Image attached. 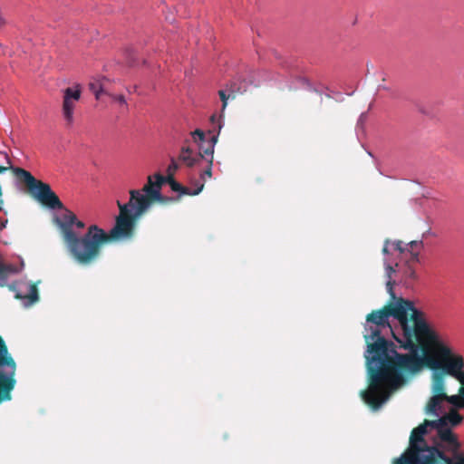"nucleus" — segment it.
<instances>
[{
	"label": "nucleus",
	"mask_w": 464,
	"mask_h": 464,
	"mask_svg": "<svg viewBox=\"0 0 464 464\" xmlns=\"http://www.w3.org/2000/svg\"><path fill=\"white\" fill-rule=\"evenodd\" d=\"M364 339L368 389L365 403L378 410L407 378L422 370V362L441 341L426 314L409 299L399 297L366 317Z\"/></svg>",
	"instance_id": "obj_1"
},
{
	"label": "nucleus",
	"mask_w": 464,
	"mask_h": 464,
	"mask_svg": "<svg viewBox=\"0 0 464 464\" xmlns=\"http://www.w3.org/2000/svg\"><path fill=\"white\" fill-rule=\"evenodd\" d=\"M449 451L440 442L436 420H425L414 428L410 436L409 446L392 464H442Z\"/></svg>",
	"instance_id": "obj_2"
},
{
	"label": "nucleus",
	"mask_w": 464,
	"mask_h": 464,
	"mask_svg": "<svg viewBox=\"0 0 464 464\" xmlns=\"http://www.w3.org/2000/svg\"><path fill=\"white\" fill-rule=\"evenodd\" d=\"M119 207V215L116 217L113 227L106 232L97 225L92 228L93 239L90 255V265L95 263L101 256L102 249L104 245L130 240L135 235V228L138 220L143 216V213L138 214L137 208H131L130 203L121 204L117 202Z\"/></svg>",
	"instance_id": "obj_3"
},
{
	"label": "nucleus",
	"mask_w": 464,
	"mask_h": 464,
	"mask_svg": "<svg viewBox=\"0 0 464 464\" xmlns=\"http://www.w3.org/2000/svg\"><path fill=\"white\" fill-rule=\"evenodd\" d=\"M62 219L56 218L55 222L61 228L63 238L66 248L72 259L82 266H90V255L92 250L93 230L95 225L88 227L82 236L77 235L72 229L73 222L76 221V215L65 208Z\"/></svg>",
	"instance_id": "obj_4"
},
{
	"label": "nucleus",
	"mask_w": 464,
	"mask_h": 464,
	"mask_svg": "<svg viewBox=\"0 0 464 464\" xmlns=\"http://www.w3.org/2000/svg\"><path fill=\"white\" fill-rule=\"evenodd\" d=\"M443 368L448 375L455 378L462 385L463 409H464V357L455 353L452 348L442 339L433 349L426 355L422 362V369Z\"/></svg>",
	"instance_id": "obj_5"
},
{
	"label": "nucleus",
	"mask_w": 464,
	"mask_h": 464,
	"mask_svg": "<svg viewBox=\"0 0 464 464\" xmlns=\"http://www.w3.org/2000/svg\"><path fill=\"white\" fill-rule=\"evenodd\" d=\"M156 179L155 187L143 186L141 190L131 189L130 191V200L131 208H137L138 214H145L154 202L167 203L173 201L172 198L163 197L160 193L162 185L165 183V177L157 173L153 176Z\"/></svg>",
	"instance_id": "obj_6"
},
{
	"label": "nucleus",
	"mask_w": 464,
	"mask_h": 464,
	"mask_svg": "<svg viewBox=\"0 0 464 464\" xmlns=\"http://www.w3.org/2000/svg\"><path fill=\"white\" fill-rule=\"evenodd\" d=\"M435 420L438 425L440 442L447 447V451L455 452L457 450H460L458 436L449 427V424L455 427L461 423L463 417L456 410L452 409L449 413Z\"/></svg>",
	"instance_id": "obj_7"
},
{
	"label": "nucleus",
	"mask_w": 464,
	"mask_h": 464,
	"mask_svg": "<svg viewBox=\"0 0 464 464\" xmlns=\"http://www.w3.org/2000/svg\"><path fill=\"white\" fill-rule=\"evenodd\" d=\"M16 362L14 358L0 361V404L12 400L16 385Z\"/></svg>",
	"instance_id": "obj_8"
},
{
	"label": "nucleus",
	"mask_w": 464,
	"mask_h": 464,
	"mask_svg": "<svg viewBox=\"0 0 464 464\" xmlns=\"http://www.w3.org/2000/svg\"><path fill=\"white\" fill-rule=\"evenodd\" d=\"M431 392L432 396L428 401L425 411L429 414L438 415V411L441 409V399L446 394L445 375L443 368L432 369Z\"/></svg>",
	"instance_id": "obj_9"
},
{
	"label": "nucleus",
	"mask_w": 464,
	"mask_h": 464,
	"mask_svg": "<svg viewBox=\"0 0 464 464\" xmlns=\"http://www.w3.org/2000/svg\"><path fill=\"white\" fill-rule=\"evenodd\" d=\"M81 96L82 88L80 84H75L72 87H67L63 90L62 112L67 126H72L74 121L73 112Z\"/></svg>",
	"instance_id": "obj_10"
},
{
	"label": "nucleus",
	"mask_w": 464,
	"mask_h": 464,
	"mask_svg": "<svg viewBox=\"0 0 464 464\" xmlns=\"http://www.w3.org/2000/svg\"><path fill=\"white\" fill-rule=\"evenodd\" d=\"M221 116L217 120V116L214 114L211 116L210 121L213 124H218V133H212L209 140H208V145L206 149L204 150V153L207 156L204 159V162L206 163V166L204 167V169L200 171V179L203 180V182L206 180V177L211 178L212 176V165H213V153H214V146L216 142L218 141V136L221 129V122H220ZM201 183L200 181H198Z\"/></svg>",
	"instance_id": "obj_11"
},
{
	"label": "nucleus",
	"mask_w": 464,
	"mask_h": 464,
	"mask_svg": "<svg viewBox=\"0 0 464 464\" xmlns=\"http://www.w3.org/2000/svg\"><path fill=\"white\" fill-rule=\"evenodd\" d=\"M206 147L199 146V151L195 152L189 147H182L179 155V160L188 168L202 166L204 159L207 157L204 153Z\"/></svg>",
	"instance_id": "obj_12"
},
{
	"label": "nucleus",
	"mask_w": 464,
	"mask_h": 464,
	"mask_svg": "<svg viewBox=\"0 0 464 464\" xmlns=\"http://www.w3.org/2000/svg\"><path fill=\"white\" fill-rule=\"evenodd\" d=\"M165 182H167L170 186L173 191L179 192L182 195L196 196L199 194L204 188V183L197 182L196 188L194 189H191L190 188L182 186L181 184L177 182L175 179L172 177H166Z\"/></svg>",
	"instance_id": "obj_13"
},
{
	"label": "nucleus",
	"mask_w": 464,
	"mask_h": 464,
	"mask_svg": "<svg viewBox=\"0 0 464 464\" xmlns=\"http://www.w3.org/2000/svg\"><path fill=\"white\" fill-rule=\"evenodd\" d=\"M384 267H385L386 276L388 278V280L386 282L387 292L390 294L391 299H396L397 297L393 291V286L395 285V281L392 280V274L395 273V269L392 267V265H390L387 262V260H384Z\"/></svg>",
	"instance_id": "obj_14"
},
{
	"label": "nucleus",
	"mask_w": 464,
	"mask_h": 464,
	"mask_svg": "<svg viewBox=\"0 0 464 464\" xmlns=\"http://www.w3.org/2000/svg\"><path fill=\"white\" fill-rule=\"evenodd\" d=\"M17 273L15 266L11 264H0V286L5 285L10 275Z\"/></svg>",
	"instance_id": "obj_15"
},
{
	"label": "nucleus",
	"mask_w": 464,
	"mask_h": 464,
	"mask_svg": "<svg viewBox=\"0 0 464 464\" xmlns=\"http://www.w3.org/2000/svg\"><path fill=\"white\" fill-rule=\"evenodd\" d=\"M462 385L460 384V387L459 389V394L458 395H448L445 394V397L441 399V403L443 401H447L450 404L457 407V408H462L463 409V395H462Z\"/></svg>",
	"instance_id": "obj_16"
},
{
	"label": "nucleus",
	"mask_w": 464,
	"mask_h": 464,
	"mask_svg": "<svg viewBox=\"0 0 464 464\" xmlns=\"http://www.w3.org/2000/svg\"><path fill=\"white\" fill-rule=\"evenodd\" d=\"M442 464H464V453L460 450L455 452H449Z\"/></svg>",
	"instance_id": "obj_17"
},
{
	"label": "nucleus",
	"mask_w": 464,
	"mask_h": 464,
	"mask_svg": "<svg viewBox=\"0 0 464 464\" xmlns=\"http://www.w3.org/2000/svg\"><path fill=\"white\" fill-rule=\"evenodd\" d=\"M17 298H26L30 301L31 304H34L38 301L39 295H38V288L36 284H30L28 293L24 296H21L19 295H16Z\"/></svg>",
	"instance_id": "obj_18"
},
{
	"label": "nucleus",
	"mask_w": 464,
	"mask_h": 464,
	"mask_svg": "<svg viewBox=\"0 0 464 464\" xmlns=\"http://www.w3.org/2000/svg\"><path fill=\"white\" fill-rule=\"evenodd\" d=\"M403 276L405 284L407 285L417 279L416 271L414 267L409 264V262H406L405 268L403 270Z\"/></svg>",
	"instance_id": "obj_19"
},
{
	"label": "nucleus",
	"mask_w": 464,
	"mask_h": 464,
	"mask_svg": "<svg viewBox=\"0 0 464 464\" xmlns=\"http://www.w3.org/2000/svg\"><path fill=\"white\" fill-rule=\"evenodd\" d=\"M218 95L220 97V100L222 102V111L226 109L227 105V100L228 99H235L237 94L233 90H229L228 93L227 94V91L220 90L218 92Z\"/></svg>",
	"instance_id": "obj_20"
},
{
	"label": "nucleus",
	"mask_w": 464,
	"mask_h": 464,
	"mask_svg": "<svg viewBox=\"0 0 464 464\" xmlns=\"http://www.w3.org/2000/svg\"><path fill=\"white\" fill-rule=\"evenodd\" d=\"M89 89L94 93L97 100L100 99L102 93H107L103 88V85L99 82H90Z\"/></svg>",
	"instance_id": "obj_21"
},
{
	"label": "nucleus",
	"mask_w": 464,
	"mask_h": 464,
	"mask_svg": "<svg viewBox=\"0 0 464 464\" xmlns=\"http://www.w3.org/2000/svg\"><path fill=\"white\" fill-rule=\"evenodd\" d=\"M9 358H13V356L9 353L5 340L0 335V361H2L3 359H9Z\"/></svg>",
	"instance_id": "obj_22"
},
{
	"label": "nucleus",
	"mask_w": 464,
	"mask_h": 464,
	"mask_svg": "<svg viewBox=\"0 0 464 464\" xmlns=\"http://www.w3.org/2000/svg\"><path fill=\"white\" fill-rule=\"evenodd\" d=\"M191 135H192V138L195 142H199L200 143L199 146L201 145V146L205 147L203 145V143L206 142V135H205L204 131L198 129V130H194L191 133ZM207 145H208V143L206 144V146Z\"/></svg>",
	"instance_id": "obj_23"
},
{
	"label": "nucleus",
	"mask_w": 464,
	"mask_h": 464,
	"mask_svg": "<svg viewBox=\"0 0 464 464\" xmlns=\"http://www.w3.org/2000/svg\"><path fill=\"white\" fill-rule=\"evenodd\" d=\"M179 165L178 161L174 158H171L170 163L167 169V177L174 178V175H175L176 171L179 169Z\"/></svg>",
	"instance_id": "obj_24"
},
{
	"label": "nucleus",
	"mask_w": 464,
	"mask_h": 464,
	"mask_svg": "<svg viewBox=\"0 0 464 464\" xmlns=\"http://www.w3.org/2000/svg\"><path fill=\"white\" fill-rule=\"evenodd\" d=\"M391 245L392 246L394 250L400 252L401 254L408 250V246H405L403 242L401 240L391 241Z\"/></svg>",
	"instance_id": "obj_25"
},
{
	"label": "nucleus",
	"mask_w": 464,
	"mask_h": 464,
	"mask_svg": "<svg viewBox=\"0 0 464 464\" xmlns=\"http://www.w3.org/2000/svg\"><path fill=\"white\" fill-rule=\"evenodd\" d=\"M405 246H408L407 251L411 253V251H415L416 249H420L423 246V243H422V241L413 240V241H411Z\"/></svg>",
	"instance_id": "obj_26"
},
{
	"label": "nucleus",
	"mask_w": 464,
	"mask_h": 464,
	"mask_svg": "<svg viewBox=\"0 0 464 464\" xmlns=\"http://www.w3.org/2000/svg\"><path fill=\"white\" fill-rule=\"evenodd\" d=\"M127 63L129 65H134L135 64V58H134V53L132 49L127 50Z\"/></svg>",
	"instance_id": "obj_27"
},
{
	"label": "nucleus",
	"mask_w": 464,
	"mask_h": 464,
	"mask_svg": "<svg viewBox=\"0 0 464 464\" xmlns=\"http://www.w3.org/2000/svg\"><path fill=\"white\" fill-rule=\"evenodd\" d=\"M109 95V93H107ZM110 96L117 102L121 103V104H126V100H125V97L121 94L120 95H115V94H110Z\"/></svg>",
	"instance_id": "obj_28"
},
{
	"label": "nucleus",
	"mask_w": 464,
	"mask_h": 464,
	"mask_svg": "<svg viewBox=\"0 0 464 464\" xmlns=\"http://www.w3.org/2000/svg\"><path fill=\"white\" fill-rule=\"evenodd\" d=\"M407 262H409L410 265L412 262H419V251H411V259L408 260Z\"/></svg>",
	"instance_id": "obj_29"
},
{
	"label": "nucleus",
	"mask_w": 464,
	"mask_h": 464,
	"mask_svg": "<svg viewBox=\"0 0 464 464\" xmlns=\"http://www.w3.org/2000/svg\"><path fill=\"white\" fill-rule=\"evenodd\" d=\"M391 245V240L390 239H385L384 240V244H383V247H382V254L383 255H388L390 253L389 251V247H390Z\"/></svg>",
	"instance_id": "obj_30"
},
{
	"label": "nucleus",
	"mask_w": 464,
	"mask_h": 464,
	"mask_svg": "<svg viewBox=\"0 0 464 464\" xmlns=\"http://www.w3.org/2000/svg\"><path fill=\"white\" fill-rule=\"evenodd\" d=\"M73 225L76 226V227L81 228V229L84 228V227H85V224L82 221L78 220L77 218H76V221L73 222Z\"/></svg>",
	"instance_id": "obj_31"
},
{
	"label": "nucleus",
	"mask_w": 464,
	"mask_h": 464,
	"mask_svg": "<svg viewBox=\"0 0 464 464\" xmlns=\"http://www.w3.org/2000/svg\"><path fill=\"white\" fill-rule=\"evenodd\" d=\"M145 186H153V187H155V182H153L151 176L148 177V181L145 184Z\"/></svg>",
	"instance_id": "obj_32"
},
{
	"label": "nucleus",
	"mask_w": 464,
	"mask_h": 464,
	"mask_svg": "<svg viewBox=\"0 0 464 464\" xmlns=\"http://www.w3.org/2000/svg\"><path fill=\"white\" fill-rule=\"evenodd\" d=\"M6 24V20L5 19L4 15L0 12V26H4Z\"/></svg>",
	"instance_id": "obj_33"
},
{
	"label": "nucleus",
	"mask_w": 464,
	"mask_h": 464,
	"mask_svg": "<svg viewBox=\"0 0 464 464\" xmlns=\"http://www.w3.org/2000/svg\"><path fill=\"white\" fill-rule=\"evenodd\" d=\"M5 228V224H1L0 226V231Z\"/></svg>",
	"instance_id": "obj_34"
}]
</instances>
